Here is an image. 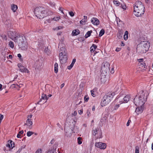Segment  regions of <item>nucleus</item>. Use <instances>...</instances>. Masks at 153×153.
I'll use <instances>...</instances> for the list:
<instances>
[{
	"label": "nucleus",
	"mask_w": 153,
	"mask_h": 153,
	"mask_svg": "<svg viewBox=\"0 0 153 153\" xmlns=\"http://www.w3.org/2000/svg\"><path fill=\"white\" fill-rule=\"evenodd\" d=\"M84 18L80 21V23L82 25H85L87 21V17L84 16Z\"/></svg>",
	"instance_id": "nucleus-18"
},
{
	"label": "nucleus",
	"mask_w": 153,
	"mask_h": 153,
	"mask_svg": "<svg viewBox=\"0 0 153 153\" xmlns=\"http://www.w3.org/2000/svg\"><path fill=\"white\" fill-rule=\"evenodd\" d=\"M96 90L95 89H94L93 90L91 91V95L93 97H94L95 96V91Z\"/></svg>",
	"instance_id": "nucleus-29"
},
{
	"label": "nucleus",
	"mask_w": 153,
	"mask_h": 153,
	"mask_svg": "<svg viewBox=\"0 0 153 153\" xmlns=\"http://www.w3.org/2000/svg\"><path fill=\"white\" fill-rule=\"evenodd\" d=\"M87 114L88 117H89V116H90L91 114L90 111L89 110H88L87 111Z\"/></svg>",
	"instance_id": "nucleus-47"
},
{
	"label": "nucleus",
	"mask_w": 153,
	"mask_h": 153,
	"mask_svg": "<svg viewBox=\"0 0 153 153\" xmlns=\"http://www.w3.org/2000/svg\"><path fill=\"white\" fill-rule=\"evenodd\" d=\"M77 114V112L76 111H75L74 112L72 113L71 114V115L72 116H75Z\"/></svg>",
	"instance_id": "nucleus-39"
},
{
	"label": "nucleus",
	"mask_w": 153,
	"mask_h": 153,
	"mask_svg": "<svg viewBox=\"0 0 153 153\" xmlns=\"http://www.w3.org/2000/svg\"><path fill=\"white\" fill-rule=\"evenodd\" d=\"M8 36L15 42H17L20 48L26 50L27 48V43L25 36H21L16 32L10 31L8 32Z\"/></svg>",
	"instance_id": "nucleus-1"
},
{
	"label": "nucleus",
	"mask_w": 153,
	"mask_h": 153,
	"mask_svg": "<svg viewBox=\"0 0 153 153\" xmlns=\"http://www.w3.org/2000/svg\"><path fill=\"white\" fill-rule=\"evenodd\" d=\"M138 65L139 66L142 67V68L143 69H144L146 68V65L145 64L144 62H143L142 63H138Z\"/></svg>",
	"instance_id": "nucleus-23"
},
{
	"label": "nucleus",
	"mask_w": 153,
	"mask_h": 153,
	"mask_svg": "<svg viewBox=\"0 0 153 153\" xmlns=\"http://www.w3.org/2000/svg\"><path fill=\"white\" fill-rule=\"evenodd\" d=\"M47 153H52V152L51 150L49 151Z\"/></svg>",
	"instance_id": "nucleus-63"
},
{
	"label": "nucleus",
	"mask_w": 153,
	"mask_h": 153,
	"mask_svg": "<svg viewBox=\"0 0 153 153\" xmlns=\"http://www.w3.org/2000/svg\"><path fill=\"white\" fill-rule=\"evenodd\" d=\"M130 97L128 95L126 96L123 97H119L117 98V99L119 100L120 104L123 103L127 102L129 100Z\"/></svg>",
	"instance_id": "nucleus-9"
},
{
	"label": "nucleus",
	"mask_w": 153,
	"mask_h": 153,
	"mask_svg": "<svg viewBox=\"0 0 153 153\" xmlns=\"http://www.w3.org/2000/svg\"><path fill=\"white\" fill-rule=\"evenodd\" d=\"M97 48V46L96 45L93 44L92 46L91 47V52H94V50Z\"/></svg>",
	"instance_id": "nucleus-25"
},
{
	"label": "nucleus",
	"mask_w": 153,
	"mask_h": 153,
	"mask_svg": "<svg viewBox=\"0 0 153 153\" xmlns=\"http://www.w3.org/2000/svg\"><path fill=\"white\" fill-rule=\"evenodd\" d=\"M140 107H137L135 111V113H134L135 115H138L142 112L143 111V106H140Z\"/></svg>",
	"instance_id": "nucleus-13"
},
{
	"label": "nucleus",
	"mask_w": 153,
	"mask_h": 153,
	"mask_svg": "<svg viewBox=\"0 0 153 153\" xmlns=\"http://www.w3.org/2000/svg\"><path fill=\"white\" fill-rule=\"evenodd\" d=\"M73 65L71 64L70 65L68 66L67 67V68L68 69L70 70L73 67Z\"/></svg>",
	"instance_id": "nucleus-45"
},
{
	"label": "nucleus",
	"mask_w": 153,
	"mask_h": 153,
	"mask_svg": "<svg viewBox=\"0 0 153 153\" xmlns=\"http://www.w3.org/2000/svg\"><path fill=\"white\" fill-rule=\"evenodd\" d=\"M150 46V43L149 42L147 41H142L137 45V52L140 54L145 53L148 50Z\"/></svg>",
	"instance_id": "nucleus-4"
},
{
	"label": "nucleus",
	"mask_w": 153,
	"mask_h": 153,
	"mask_svg": "<svg viewBox=\"0 0 153 153\" xmlns=\"http://www.w3.org/2000/svg\"><path fill=\"white\" fill-rule=\"evenodd\" d=\"M42 149H38L36 152V153H42Z\"/></svg>",
	"instance_id": "nucleus-38"
},
{
	"label": "nucleus",
	"mask_w": 153,
	"mask_h": 153,
	"mask_svg": "<svg viewBox=\"0 0 153 153\" xmlns=\"http://www.w3.org/2000/svg\"><path fill=\"white\" fill-rule=\"evenodd\" d=\"M19 70L22 72H27V73L29 72L28 70L23 66L19 69Z\"/></svg>",
	"instance_id": "nucleus-20"
},
{
	"label": "nucleus",
	"mask_w": 153,
	"mask_h": 153,
	"mask_svg": "<svg viewBox=\"0 0 153 153\" xmlns=\"http://www.w3.org/2000/svg\"><path fill=\"white\" fill-rule=\"evenodd\" d=\"M135 153H139V149L138 146H137L135 147Z\"/></svg>",
	"instance_id": "nucleus-37"
},
{
	"label": "nucleus",
	"mask_w": 153,
	"mask_h": 153,
	"mask_svg": "<svg viewBox=\"0 0 153 153\" xmlns=\"http://www.w3.org/2000/svg\"><path fill=\"white\" fill-rule=\"evenodd\" d=\"M121 49V48H117L115 50V51L117 52L120 51Z\"/></svg>",
	"instance_id": "nucleus-50"
},
{
	"label": "nucleus",
	"mask_w": 153,
	"mask_h": 153,
	"mask_svg": "<svg viewBox=\"0 0 153 153\" xmlns=\"http://www.w3.org/2000/svg\"><path fill=\"white\" fill-rule=\"evenodd\" d=\"M82 139L81 137H79L77 138V140H78V143L79 144H81L82 143Z\"/></svg>",
	"instance_id": "nucleus-34"
},
{
	"label": "nucleus",
	"mask_w": 153,
	"mask_h": 153,
	"mask_svg": "<svg viewBox=\"0 0 153 153\" xmlns=\"http://www.w3.org/2000/svg\"><path fill=\"white\" fill-rule=\"evenodd\" d=\"M17 56L18 57H19V58H21L22 57V56H21V54L20 53L18 54Z\"/></svg>",
	"instance_id": "nucleus-58"
},
{
	"label": "nucleus",
	"mask_w": 153,
	"mask_h": 153,
	"mask_svg": "<svg viewBox=\"0 0 153 153\" xmlns=\"http://www.w3.org/2000/svg\"><path fill=\"white\" fill-rule=\"evenodd\" d=\"M105 33V30L103 29H102L100 31L99 36H101Z\"/></svg>",
	"instance_id": "nucleus-33"
},
{
	"label": "nucleus",
	"mask_w": 153,
	"mask_h": 153,
	"mask_svg": "<svg viewBox=\"0 0 153 153\" xmlns=\"http://www.w3.org/2000/svg\"><path fill=\"white\" fill-rule=\"evenodd\" d=\"M32 117V114L28 116L26 122L25 123L24 126H27V128H31L33 124V122L32 120H31Z\"/></svg>",
	"instance_id": "nucleus-10"
},
{
	"label": "nucleus",
	"mask_w": 153,
	"mask_h": 153,
	"mask_svg": "<svg viewBox=\"0 0 153 153\" xmlns=\"http://www.w3.org/2000/svg\"><path fill=\"white\" fill-rule=\"evenodd\" d=\"M4 117V116L3 115H2L1 114H0V123H1L2 119H3Z\"/></svg>",
	"instance_id": "nucleus-43"
},
{
	"label": "nucleus",
	"mask_w": 153,
	"mask_h": 153,
	"mask_svg": "<svg viewBox=\"0 0 153 153\" xmlns=\"http://www.w3.org/2000/svg\"><path fill=\"white\" fill-rule=\"evenodd\" d=\"M109 63L108 62H106L102 66V69L105 71H107L109 70Z\"/></svg>",
	"instance_id": "nucleus-14"
},
{
	"label": "nucleus",
	"mask_w": 153,
	"mask_h": 153,
	"mask_svg": "<svg viewBox=\"0 0 153 153\" xmlns=\"http://www.w3.org/2000/svg\"><path fill=\"white\" fill-rule=\"evenodd\" d=\"M138 60L139 63H141L143 62H143V59H139Z\"/></svg>",
	"instance_id": "nucleus-46"
},
{
	"label": "nucleus",
	"mask_w": 153,
	"mask_h": 153,
	"mask_svg": "<svg viewBox=\"0 0 153 153\" xmlns=\"http://www.w3.org/2000/svg\"><path fill=\"white\" fill-rule=\"evenodd\" d=\"M22 85H23L22 84H19V85L18 87H19V88H21V87H22Z\"/></svg>",
	"instance_id": "nucleus-60"
},
{
	"label": "nucleus",
	"mask_w": 153,
	"mask_h": 153,
	"mask_svg": "<svg viewBox=\"0 0 153 153\" xmlns=\"http://www.w3.org/2000/svg\"><path fill=\"white\" fill-rule=\"evenodd\" d=\"M146 98H145V95L143 94L139 97L136 96L134 100V103L137 106H143L146 101Z\"/></svg>",
	"instance_id": "nucleus-7"
},
{
	"label": "nucleus",
	"mask_w": 153,
	"mask_h": 153,
	"mask_svg": "<svg viewBox=\"0 0 153 153\" xmlns=\"http://www.w3.org/2000/svg\"><path fill=\"white\" fill-rule=\"evenodd\" d=\"M76 59H74L72 60V63H71V64L72 65H73L74 66V64L76 62Z\"/></svg>",
	"instance_id": "nucleus-41"
},
{
	"label": "nucleus",
	"mask_w": 153,
	"mask_h": 153,
	"mask_svg": "<svg viewBox=\"0 0 153 153\" xmlns=\"http://www.w3.org/2000/svg\"><path fill=\"white\" fill-rule=\"evenodd\" d=\"M21 148H19L17 152L16 153H19L20 152L22 151Z\"/></svg>",
	"instance_id": "nucleus-54"
},
{
	"label": "nucleus",
	"mask_w": 153,
	"mask_h": 153,
	"mask_svg": "<svg viewBox=\"0 0 153 153\" xmlns=\"http://www.w3.org/2000/svg\"><path fill=\"white\" fill-rule=\"evenodd\" d=\"M79 30L77 29L74 30L72 32V34L73 36H76L79 34Z\"/></svg>",
	"instance_id": "nucleus-21"
},
{
	"label": "nucleus",
	"mask_w": 153,
	"mask_h": 153,
	"mask_svg": "<svg viewBox=\"0 0 153 153\" xmlns=\"http://www.w3.org/2000/svg\"><path fill=\"white\" fill-rule=\"evenodd\" d=\"M131 122V121L130 120H129L128 121V122H127V124H126V126H129V123H130Z\"/></svg>",
	"instance_id": "nucleus-53"
},
{
	"label": "nucleus",
	"mask_w": 153,
	"mask_h": 153,
	"mask_svg": "<svg viewBox=\"0 0 153 153\" xmlns=\"http://www.w3.org/2000/svg\"><path fill=\"white\" fill-rule=\"evenodd\" d=\"M92 134L94 136H96L97 135V139L100 138L102 137V132L100 130L97 128L93 129L92 130Z\"/></svg>",
	"instance_id": "nucleus-8"
},
{
	"label": "nucleus",
	"mask_w": 153,
	"mask_h": 153,
	"mask_svg": "<svg viewBox=\"0 0 153 153\" xmlns=\"http://www.w3.org/2000/svg\"><path fill=\"white\" fill-rule=\"evenodd\" d=\"M65 135L68 137H70L72 134V131L69 128L68 129H65Z\"/></svg>",
	"instance_id": "nucleus-16"
},
{
	"label": "nucleus",
	"mask_w": 153,
	"mask_h": 153,
	"mask_svg": "<svg viewBox=\"0 0 153 153\" xmlns=\"http://www.w3.org/2000/svg\"><path fill=\"white\" fill-rule=\"evenodd\" d=\"M58 64L57 63H55L54 65V71L56 73H57L58 71Z\"/></svg>",
	"instance_id": "nucleus-22"
},
{
	"label": "nucleus",
	"mask_w": 153,
	"mask_h": 153,
	"mask_svg": "<svg viewBox=\"0 0 153 153\" xmlns=\"http://www.w3.org/2000/svg\"><path fill=\"white\" fill-rule=\"evenodd\" d=\"M95 110V106H93L92 108V110L93 111H94Z\"/></svg>",
	"instance_id": "nucleus-61"
},
{
	"label": "nucleus",
	"mask_w": 153,
	"mask_h": 153,
	"mask_svg": "<svg viewBox=\"0 0 153 153\" xmlns=\"http://www.w3.org/2000/svg\"><path fill=\"white\" fill-rule=\"evenodd\" d=\"M24 131L23 130L20 131L18 134L17 135V137L18 138H21V134L23 133Z\"/></svg>",
	"instance_id": "nucleus-32"
},
{
	"label": "nucleus",
	"mask_w": 153,
	"mask_h": 153,
	"mask_svg": "<svg viewBox=\"0 0 153 153\" xmlns=\"http://www.w3.org/2000/svg\"><path fill=\"white\" fill-rule=\"evenodd\" d=\"M152 149L153 150V143L152 144Z\"/></svg>",
	"instance_id": "nucleus-64"
},
{
	"label": "nucleus",
	"mask_w": 153,
	"mask_h": 153,
	"mask_svg": "<svg viewBox=\"0 0 153 153\" xmlns=\"http://www.w3.org/2000/svg\"><path fill=\"white\" fill-rule=\"evenodd\" d=\"M120 45L121 46H124L125 45V44L123 43V42L122 41Z\"/></svg>",
	"instance_id": "nucleus-55"
},
{
	"label": "nucleus",
	"mask_w": 153,
	"mask_h": 153,
	"mask_svg": "<svg viewBox=\"0 0 153 153\" xmlns=\"http://www.w3.org/2000/svg\"><path fill=\"white\" fill-rule=\"evenodd\" d=\"M128 38V32L127 31H126L125 32V34L124 35V39L125 40L127 39Z\"/></svg>",
	"instance_id": "nucleus-24"
},
{
	"label": "nucleus",
	"mask_w": 153,
	"mask_h": 153,
	"mask_svg": "<svg viewBox=\"0 0 153 153\" xmlns=\"http://www.w3.org/2000/svg\"><path fill=\"white\" fill-rule=\"evenodd\" d=\"M91 22L94 25H97L100 23L98 19L96 18H93L91 20Z\"/></svg>",
	"instance_id": "nucleus-15"
},
{
	"label": "nucleus",
	"mask_w": 153,
	"mask_h": 153,
	"mask_svg": "<svg viewBox=\"0 0 153 153\" xmlns=\"http://www.w3.org/2000/svg\"><path fill=\"white\" fill-rule=\"evenodd\" d=\"M65 84L64 83H62L61 85V88H62L64 86Z\"/></svg>",
	"instance_id": "nucleus-57"
},
{
	"label": "nucleus",
	"mask_w": 153,
	"mask_h": 153,
	"mask_svg": "<svg viewBox=\"0 0 153 153\" xmlns=\"http://www.w3.org/2000/svg\"><path fill=\"white\" fill-rule=\"evenodd\" d=\"M34 13L38 18L41 19L47 16L51 15L53 13L49 10H46L42 7H36L34 11Z\"/></svg>",
	"instance_id": "nucleus-2"
},
{
	"label": "nucleus",
	"mask_w": 153,
	"mask_h": 153,
	"mask_svg": "<svg viewBox=\"0 0 153 153\" xmlns=\"http://www.w3.org/2000/svg\"><path fill=\"white\" fill-rule=\"evenodd\" d=\"M119 39H120L122 37V34L121 33H119L117 35Z\"/></svg>",
	"instance_id": "nucleus-40"
},
{
	"label": "nucleus",
	"mask_w": 153,
	"mask_h": 153,
	"mask_svg": "<svg viewBox=\"0 0 153 153\" xmlns=\"http://www.w3.org/2000/svg\"><path fill=\"white\" fill-rule=\"evenodd\" d=\"M8 45L9 46L12 48H13L14 47V43L11 41H10L9 42Z\"/></svg>",
	"instance_id": "nucleus-27"
},
{
	"label": "nucleus",
	"mask_w": 153,
	"mask_h": 153,
	"mask_svg": "<svg viewBox=\"0 0 153 153\" xmlns=\"http://www.w3.org/2000/svg\"><path fill=\"white\" fill-rule=\"evenodd\" d=\"M89 99V97L87 95H85L84 97V100L85 102H87Z\"/></svg>",
	"instance_id": "nucleus-35"
},
{
	"label": "nucleus",
	"mask_w": 153,
	"mask_h": 153,
	"mask_svg": "<svg viewBox=\"0 0 153 153\" xmlns=\"http://www.w3.org/2000/svg\"><path fill=\"white\" fill-rule=\"evenodd\" d=\"M121 7L123 10H126V7L125 5H121Z\"/></svg>",
	"instance_id": "nucleus-49"
},
{
	"label": "nucleus",
	"mask_w": 153,
	"mask_h": 153,
	"mask_svg": "<svg viewBox=\"0 0 153 153\" xmlns=\"http://www.w3.org/2000/svg\"><path fill=\"white\" fill-rule=\"evenodd\" d=\"M92 31L91 30L88 31L85 35V37L86 38L90 36L91 35V33H92Z\"/></svg>",
	"instance_id": "nucleus-26"
},
{
	"label": "nucleus",
	"mask_w": 153,
	"mask_h": 153,
	"mask_svg": "<svg viewBox=\"0 0 153 153\" xmlns=\"http://www.w3.org/2000/svg\"><path fill=\"white\" fill-rule=\"evenodd\" d=\"M33 134V132L32 131H28L27 133V135L28 137L31 136Z\"/></svg>",
	"instance_id": "nucleus-36"
},
{
	"label": "nucleus",
	"mask_w": 153,
	"mask_h": 153,
	"mask_svg": "<svg viewBox=\"0 0 153 153\" xmlns=\"http://www.w3.org/2000/svg\"><path fill=\"white\" fill-rule=\"evenodd\" d=\"M6 146L7 147H8L9 148H10V143H8V144H7Z\"/></svg>",
	"instance_id": "nucleus-56"
},
{
	"label": "nucleus",
	"mask_w": 153,
	"mask_h": 153,
	"mask_svg": "<svg viewBox=\"0 0 153 153\" xmlns=\"http://www.w3.org/2000/svg\"><path fill=\"white\" fill-rule=\"evenodd\" d=\"M18 67L19 68V69H20L21 68H22V67L23 66L20 63L18 64Z\"/></svg>",
	"instance_id": "nucleus-51"
},
{
	"label": "nucleus",
	"mask_w": 153,
	"mask_h": 153,
	"mask_svg": "<svg viewBox=\"0 0 153 153\" xmlns=\"http://www.w3.org/2000/svg\"><path fill=\"white\" fill-rule=\"evenodd\" d=\"M134 8V13L136 16H139L144 13L145 7L141 1L136 2Z\"/></svg>",
	"instance_id": "nucleus-3"
},
{
	"label": "nucleus",
	"mask_w": 153,
	"mask_h": 153,
	"mask_svg": "<svg viewBox=\"0 0 153 153\" xmlns=\"http://www.w3.org/2000/svg\"><path fill=\"white\" fill-rule=\"evenodd\" d=\"M119 104H116L115 105L113 108L112 111L116 110L119 107Z\"/></svg>",
	"instance_id": "nucleus-31"
},
{
	"label": "nucleus",
	"mask_w": 153,
	"mask_h": 153,
	"mask_svg": "<svg viewBox=\"0 0 153 153\" xmlns=\"http://www.w3.org/2000/svg\"><path fill=\"white\" fill-rule=\"evenodd\" d=\"M48 97L45 94H42L41 99L38 101L37 103L40 104H43L47 102Z\"/></svg>",
	"instance_id": "nucleus-11"
},
{
	"label": "nucleus",
	"mask_w": 153,
	"mask_h": 153,
	"mask_svg": "<svg viewBox=\"0 0 153 153\" xmlns=\"http://www.w3.org/2000/svg\"><path fill=\"white\" fill-rule=\"evenodd\" d=\"M113 2L114 4L117 6H118L120 4V3L117 0H114Z\"/></svg>",
	"instance_id": "nucleus-30"
},
{
	"label": "nucleus",
	"mask_w": 153,
	"mask_h": 153,
	"mask_svg": "<svg viewBox=\"0 0 153 153\" xmlns=\"http://www.w3.org/2000/svg\"><path fill=\"white\" fill-rule=\"evenodd\" d=\"M18 6L16 4H12L11 5L10 9L13 13L16 12L18 10Z\"/></svg>",
	"instance_id": "nucleus-17"
},
{
	"label": "nucleus",
	"mask_w": 153,
	"mask_h": 153,
	"mask_svg": "<svg viewBox=\"0 0 153 153\" xmlns=\"http://www.w3.org/2000/svg\"><path fill=\"white\" fill-rule=\"evenodd\" d=\"M95 146L101 149H105L106 148V145L105 143H103L101 142H96L95 144Z\"/></svg>",
	"instance_id": "nucleus-12"
},
{
	"label": "nucleus",
	"mask_w": 153,
	"mask_h": 153,
	"mask_svg": "<svg viewBox=\"0 0 153 153\" xmlns=\"http://www.w3.org/2000/svg\"><path fill=\"white\" fill-rule=\"evenodd\" d=\"M83 109H81V110L78 111V113L79 114L81 115L82 114V113H83Z\"/></svg>",
	"instance_id": "nucleus-44"
},
{
	"label": "nucleus",
	"mask_w": 153,
	"mask_h": 153,
	"mask_svg": "<svg viewBox=\"0 0 153 153\" xmlns=\"http://www.w3.org/2000/svg\"><path fill=\"white\" fill-rule=\"evenodd\" d=\"M60 19V16L58 17H55L52 19V20L55 21H58Z\"/></svg>",
	"instance_id": "nucleus-28"
},
{
	"label": "nucleus",
	"mask_w": 153,
	"mask_h": 153,
	"mask_svg": "<svg viewBox=\"0 0 153 153\" xmlns=\"http://www.w3.org/2000/svg\"><path fill=\"white\" fill-rule=\"evenodd\" d=\"M115 93H109L105 95L103 97L101 102L102 106H104L108 104L112 100Z\"/></svg>",
	"instance_id": "nucleus-6"
},
{
	"label": "nucleus",
	"mask_w": 153,
	"mask_h": 153,
	"mask_svg": "<svg viewBox=\"0 0 153 153\" xmlns=\"http://www.w3.org/2000/svg\"><path fill=\"white\" fill-rule=\"evenodd\" d=\"M13 142L12 141H11L10 143V144L11 145H10V148L12 149L13 147L14 146L12 144Z\"/></svg>",
	"instance_id": "nucleus-48"
},
{
	"label": "nucleus",
	"mask_w": 153,
	"mask_h": 153,
	"mask_svg": "<svg viewBox=\"0 0 153 153\" xmlns=\"http://www.w3.org/2000/svg\"><path fill=\"white\" fill-rule=\"evenodd\" d=\"M110 72L111 73L113 74L114 72V68H112L110 71Z\"/></svg>",
	"instance_id": "nucleus-52"
},
{
	"label": "nucleus",
	"mask_w": 153,
	"mask_h": 153,
	"mask_svg": "<svg viewBox=\"0 0 153 153\" xmlns=\"http://www.w3.org/2000/svg\"><path fill=\"white\" fill-rule=\"evenodd\" d=\"M13 85H16V86H18L19 84H17V83H16L15 84H13L12 85V86H13Z\"/></svg>",
	"instance_id": "nucleus-62"
},
{
	"label": "nucleus",
	"mask_w": 153,
	"mask_h": 153,
	"mask_svg": "<svg viewBox=\"0 0 153 153\" xmlns=\"http://www.w3.org/2000/svg\"><path fill=\"white\" fill-rule=\"evenodd\" d=\"M59 10L61 11L62 13L64 14V13L63 12V10H62V8H59Z\"/></svg>",
	"instance_id": "nucleus-59"
},
{
	"label": "nucleus",
	"mask_w": 153,
	"mask_h": 153,
	"mask_svg": "<svg viewBox=\"0 0 153 153\" xmlns=\"http://www.w3.org/2000/svg\"><path fill=\"white\" fill-rule=\"evenodd\" d=\"M71 131L74 133H78L79 131V128L77 126H74V128H71Z\"/></svg>",
	"instance_id": "nucleus-19"
},
{
	"label": "nucleus",
	"mask_w": 153,
	"mask_h": 153,
	"mask_svg": "<svg viewBox=\"0 0 153 153\" xmlns=\"http://www.w3.org/2000/svg\"><path fill=\"white\" fill-rule=\"evenodd\" d=\"M64 45L62 43L59 44L58 48H59L60 53L59 54V60L61 63L64 64L65 63L67 60V57L65 49L64 48Z\"/></svg>",
	"instance_id": "nucleus-5"
},
{
	"label": "nucleus",
	"mask_w": 153,
	"mask_h": 153,
	"mask_svg": "<svg viewBox=\"0 0 153 153\" xmlns=\"http://www.w3.org/2000/svg\"><path fill=\"white\" fill-rule=\"evenodd\" d=\"M69 14L71 16L73 17L74 16V13L72 12H69Z\"/></svg>",
	"instance_id": "nucleus-42"
}]
</instances>
